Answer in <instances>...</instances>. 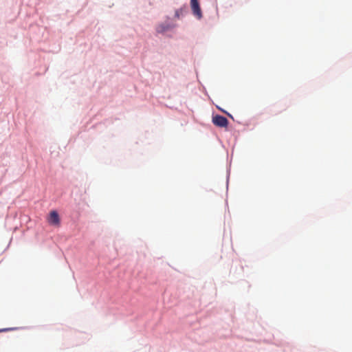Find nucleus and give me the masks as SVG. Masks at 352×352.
<instances>
[{
	"label": "nucleus",
	"mask_w": 352,
	"mask_h": 352,
	"mask_svg": "<svg viewBox=\"0 0 352 352\" xmlns=\"http://www.w3.org/2000/svg\"><path fill=\"white\" fill-rule=\"evenodd\" d=\"M212 122L214 125L219 127H226L228 124V119L219 115H217L212 118Z\"/></svg>",
	"instance_id": "1"
},
{
	"label": "nucleus",
	"mask_w": 352,
	"mask_h": 352,
	"mask_svg": "<svg viewBox=\"0 0 352 352\" xmlns=\"http://www.w3.org/2000/svg\"><path fill=\"white\" fill-rule=\"evenodd\" d=\"M47 221L50 224L58 226L60 225V218L58 212L55 210L51 211Z\"/></svg>",
	"instance_id": "2"
},
{
	"label": "nucleus",
	"mask_w": 352,
	"mask_h": 352,
	"mask_svg": "<svg viewBox=\"0 0 352 352\" xmlns=\"http://www.w3.org/2000/svg\"><path fill=\"white\" fill-rule=\"evenodd\" d=\"M190 6L193 14L198 18L201 17V11L198 0H190Z\"/></svg>",
	"instance_id": "3"
},
{
	"label": "nucleus",
	"mask_w": 352,
	"mask_h": 352,
	"mask_svg": "<svg viewBox=\"0 0 352 352\" xmlns=\"http://www.w3.org/2000/svg\"><path fill=\"white\" fill-rule=\"evenodd\" d=\"M172 27L169 25L161 24L157 28V32H164L170 29Z\"/></svg>",
	"instance_id": "4"
},
{
	"label": "nucleus",
	"mask_w": 352,
	"mask_h": 352,
	"mask_svg": "<svg viewBox=\"0 0 352 352\" xmlns=\"http://www.w3.org/2000/svg\"><path fill=\"white\" fill-rule=\"evenodd\" d=\"M6 329H1V330H0V332L3 331H6Z\"/></svg>",
	"instance_id": "5"
}]
</instances>
